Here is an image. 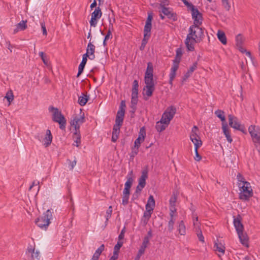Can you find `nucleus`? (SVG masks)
Masks as SVG:
<instances>
[{
  "label": "nucleus",
  "instance_id": "774afa93",
  "mask_svg": "<svg viewBox=\"0 0 260 260\" xmlns=\"http://www.w3.org/2000/svg\"><path fill=\"white\" fill-rule=\"evenodd\" d=\"M39 56L41 57L42 60H43V62L47 64V60L46 59L45 56H44V53L43 52H39Z\"/></svg>",
  "mask_w": 260,
  "mask_h": 260
},
{
  "label": "nucleus",
  "instance_id": "72a5a7b5",
  "mask_svg": "<svg viewBox=\"0 0 260 260\" xmlns=\"http://www.w3.org/2000/svg\"><path fill=\"white\" fill-rule=\"evenodd\" d=\"M167 126L164 124L163 122H161V121H159L156 122L155 128L158 132H161L164 131Z\"/></svg>",
  "mask_w": 260,
  "mask_h": 260
},
{
  "label": "nucleus",
  "instance_id": "c756f323",
  "mask_svg": "<svg viewBox=\"0 0 260 260\" xmlns=\"http://www.w3.org/2000/svg\"><path fill=\"white\" fill-rule=\"evenodd\" d=\"M144 82L146 84L145 86H152L155 87L153 76H145Z\"/></svg>",
  "mask_w": 260,
  "mask_h": 260
},
{
  "label": "nucleus",
  "instance_id": "473e14b6",
  "mask_svg": "<svg viewBox=\"0 0 260 260\" xmlns=\"http://www.w3.org/2000/svg\"><path fill=\"white\" fill-rule=\"evenodd\" d=\"M95 46L92 44L91 42L88 44L87 47L86 48V53L89 55H92L95 52Z\"/></svg>",
  "mask_w": 260,
  "mask_h": 260
},
{
  "label": "nucleus",
  "instance_id": "09e8293b",
  "mask_svg": "<svg viewBox=\"0 0 260 260\" xmlns=\"http://www.w3.org/2000/svg\"><path fill=\"white\" fill-rule=\"evenodd\" d=\"M186 6L187 7V8L191 11V13L193 12V14H194V11L195 13H198V9L196 8L191 3H189Z\"/></svg>",
  "mask_w": 260,
  "mask_h": 260
},
{
  "label": "nucleus",
  "instance_id": "20e7f679",
  "mask_svg": "<svg viewBox=\"0 0 260 260\" xmlns=\"http://www.w3.org/2000/svg\"><path fill=\"white\" fill-rule=\"evenodd\" d=\"M224 113L223 111L220 110H217L215 112V114L220 119L222 123V129L223 133L225 135L227 141L230 143H231L233 141V139L231 136L230 129L228 127V125L226 122H225V118L224 115Z\"/></svg>",
  "mask_w": 260,
  "mask_h": 260
},
{
  "label": "nucleus",
  "instance_id": "37998d69",
  "mask_svg": "<svg viewBox=\"0 0 260 260\" xmlns=\"http://www.w3.org/2000/svg\"><path fill=\"white\" fill-rule=\"evenodd\" d=\"M86 63L83 62H81L78 67V72L77 75V77L78 78L83 73L84 69Z\"/></svg>",
  "mask_w": 260,
  "mask_h": 260
},
{
  "label": "nucleus",
  "instance_id": "7ed1b4c3",
  "mask_svg": "<svg viewBox=\"0 0 260 260\" xmlns=\"http://www.w3.org/2000/svg\"><path fill=\"white\" fill-rule=\"evenodd\" d=\"M241 192L239 193L240 199L243 201H248L253 196V191L248 182H244V184L238 183Z\"/></svg>",
  "mask_w": 260,
  "mask_h": 260
},
{
  "label": "nucleus",
  "instance_id": "cd10ccee",
  "mask_svg": "<svg viewBox=\"0 0 260 260\" xmlns=\"http://www.w3.org/2000/svg\"><path fill=\"white\" fill-rule=\"evenodd\" d=\"M52 137L50 132V131L48 129L47 131L46 135L45 138V140H46L45 142L44 143V145L46 147H48L49 145H50L51 142H52Z\"/></svg>",
  "mask_w": 260,
  "mask_h": 260
},
{
  "label": "nucleus",
  "instance_id": "de8ad7c7",
  "mask_svg": "<svg viewBox=\"0 0 260 260\" xmlns=\"http://www.w3.org/2000/svg\"><path fill=\"white\" fill-rule=\"evenodd\" d=\"M112 212V206H110L106 212V221H107L109 220V219L111 217Z\"/></svg>",
  "mask_w": 260,
  "mask_h": 260
},
{
  "label": "nucleus",
  "instance_id": "39448f33",
  "mask_svg": "<svg viewBox=\"0 0 260 260\" xmlns=\"http://www.w3.org/2000/svg\"><path fill=\"white\" fill-rule=\"evenodd\" d=\"M52 212L48 209L42 216L37 218L35 221V223L41 229L46 230L49 224L50 223V220L52 218Z\"/></svg>",
  "mask_w": 260,
  "mask_h": 260
},
{
  "label": "nucleus",
  "instance_id": "79ce46f5",
  "mask_svg": "<svg viewBox=\"0 0 260 260\" xmlns=\"http://www.w3.org/2000/svg\"><path fill=\"white\" fill-rule=\"evenodd\" d=\"M138 94H132L131 105L136 106L138 101Z\"/></svg>",
  "mask_w": 260,
  "mask_h": 260
},
{
  "label": "nucleus",
  "instance_id": "a211bd4d",
  "mask_svg": "<svg viewBox=\"0 0 260 260\" xmlns=\"http://www.w3.org/2000/svg\"><path fill=\"white\" fill-rule=\"evenodd\" d=\"M81 138L80 131H75L73 134V138L75 144H74L73 145L77 147H79L81 144Z\"/></svg>",
  "mask_w": 260,
  "mask_h": 260
},
{
  "label": "nucleus",
  "instance_id": "b1692460",
  "mask_svg": "<svg viewBox=\"0 0 260 260\" xmlns=\"http://www.w3.org/2000/svg\"><path fill=\"white\" fill-rule=\"evenodd\" d=\"M217 36L219 40L223 44L225 45L227 43L226 37L225 36V33L223 31L219 30L218 31Z\"/></svg>",
  "mask_w": 260,
  "mask_h": 260
},
{
  "label": "nucleus",
  "instance_id": "3c124183",
  "mask_svg": "<svg viewBox=\"0 0 260 260\" xmlns=\"http://www.w3.org/2000/svg\"><path fill=\"white\" fill-rule=\"evenodd\" d=\"M176 201V197H175V195H174L171 198L169 201L170 207H175Z\"/></svg>",
  "mask_w": 260,
  "mask_h": 260
},
{
  "label": "nucleus",
  "instance_id": "4be33fe9",
  "mask_svg": "<svg viewBox=\"0 0 260 260\" xmlns=\"http://www.w3.org/2000/svg\"><path fill=\"white\" fill-rule=\"evenodd\" d=\"M105 246L101 245L95 251L91 260H99V258L103 251L104 250Z\"/></svg>",
  "mask_w": 260,
  "mask_h": 260
},
{
  "label": "nucleus",
  "instance_id": "393cba45",
  "mask_svg": "<svg viewBox=\"0 0 260 260\" xmlns=\"http://www.w3.org/2000/svg\"><path fill=\"white\" fill-rule=\"evenodd\" d=\"M177 231L181 235H185L186 234V228L183 220L179 222L177 227Z\"/></svg>",
  "mask_w": 260,
  "mask_h": 260
},
{
  "label": "nucleus",
  "instance_id": "f704fd0d",
  "mask_svg": "<svg viewBox=\"0 0 260 260\" xmlns=\"http://www.w3.org/2000/svg\"><path fill=\"white\" fill-rule=\"evenodd\" d=\"M139 83L137 80H135L133 83L132 94H138Z\"/></svg>",
  "mask_w": 260,
  "mask_h": 260
},
{
  "label": "nucleus",
  "instance_id": "69168bd1",
  "mask_svg": "<svg viewBox=\"0 0 260 260\" xmlns=\"http://www.w3.org/2000/svg\"><path fill=\"white\" fill-rule=\"evenodd\" d=\"M125 107H126V105H125V101H123V100L121 101L118 110H122V111H125Z\"/></svg>",
  "mask_w": 260,
  "mask_h": 260
},
{
  "label": "nucleus",
  "instance_id": "1a4fd4ad",
  "mask_svg": "<svg viewBox=\"0 0 260 260\" xmlns=\"http://www.w3.org/2000/svg\"><path fill=\"white\" fill-rule=\"evenodd\" d=\"M228 118L229 125L231 127H233L235 129L240 131L243 133H245V127L240 124L236 117L232 115H229L228 116Z\"/></svg>",
  "mask_w": 260,
  "mask_h": 260
},
{
  "label": "nucleus",
  "instance_id": "2eb2a0df",
  "mask_svg": "<svg viewBox=\"0 0 260 260\" xmlns=\"http://www.w3.org/2000/svg\"><path fill=\"white\" fill-rule=\"evenodd\" d=\"M148 178V171L147 169L143 170L140 178L139 179L138 185L144 187L146 185V180Z\"/></svg>",
  "mask_w": 260,
  "mask_h": 260
},
{
  "label": "nucleus",
  "instance_id": "338daca9",
  "mask_svg": "<svg viewBox=\"0 0 260 260\" xmlns=\"http://www.w3.org/2000/svg\"><path fill=\"white\" fill-rule=\"evenodd\" d=\"M131 110L130 111V113H131V117H134L135 115V113L137 109L136 106L131 105Z\"/></svg>",
  "mask_w": 260,
  "mask_h": 260
},
{
  "label": "nucleus",
  "instance_id": "f3484780",
  "mask_svg": "<svg viewBox=\"0 0 260 260\" xmlns=\"http://www.w3.org/2000/svg\"><path fill=\"white\" fill-rule=\"evenodd\" d=\"M27 20H22L16 25V28L14 29V34L19 31L25 30L27 28Z\"/></svg>",
  "mask_w": 260,
  "mask_h": 260
},
{
  "label": "nucleus",
  "instance_id": "052dcab7",
  "mask_svg": "<svg viewBox=\"0 0 260 260\" xmlns=\"http://www.w3.org/2000/svg\"><path fill=\"white\" fill-rule=\"evenodd\" d=\"M176 209L175 207H170V218H174V214L176 212Z\"/></svg>",
  "mask_w": 260,
  "mask_h": 260
},
{
  "label": "nucleus",
  "instance_id": "aec40b11",
  "mask_svg": "<svg viewBox=\"0 0 260 260\" xmlns=\"http://www.w3.org/2000/svg\"><path fill=\"white\" fill-rule=\"evenodd\" d=\"M146 211L144 212L143 218L142 219V221L143 222L144 225H146L151 217L152 210V209H146Z\"/></svg>",
  "mask_w": 260,
  "mask_h": 260
},
{
  "label": "nucleus",
  "instance_id": "412c9836",
  "mask_svg": "<svg viewBox=\"0 0 260 260\" xmlns=\"http://www.w3.org/2000/svg\"><path fill=\"white\" fill-rule=\"evenodd\" d=\"M155 207V200L153 197L150 195L149 197L147 203L146 205V209H152L153 211Z\"/></svg>",
  "mask_w": 260,
  "mask_h": 260
},
{
  "label": "nucleus",
  "instance_id": "bf43d9fd",
  "mask_svg": "<svg viewBox=\"0 0 260 260\" xmlns=\"http://www.w3.org/2000/svg\"><path fill=\"white\" fill-rule=\"evenodd\" d=\"M237 178L238 181L239 182V183H241L242 184H244V182H246L245 180V179L244 178V177L242 176V175L241 174H240V173H239L237 175Z\"/></svg>",
  "mask_w": 260,
  "mask_h": 260
},
{
  "label": "nucleus",
  "instance_id": "49530a36",
  "mask_svg": "<svg viewBox=\"0 0 260 260\" xmlns=\"http://www.w3.org/2000/svg\"><path fill=\"white\" fill-rule=\"evenodd\" d=\"M67 161L69 162V167L70 170H72L77 164L76 158H75V159L72 161L70 159H68Z\"/></svg>",
  "mask_w": 260,
  "mask_h": 260
},
{
  "label": "nucleus",
  "instance_id": "c03bdc74",
  "mask_svg": "<svg viewBox=\"0 0 260 260\" xmlns=\"http://www.w3.org/2000/svg\"><path fill=\"white\" fill-rule=\"evenodd\" d=\"M175 222V218H170L168 222V230L171 232L174 229V225Z\"/></svg>",
  "mask_w": 260,
  "mask_h": 260
},
{
  "label": "nucleus",
  "instance_id": "bb28decb",
  "mask_svg": "<svg viewBox=\"0 0 260 260\" xmlns=\"http://www.w3.org/2000/svg\"><path fill=\"white\" fill-rule=\"evenodd\" d=\"M89 99V96L85 94L82 93V96L79 97L78 103L80 105L83 106L87 103Z\"/></svg>",
  "mask_w": 260,
  "mask_h": 260
},
{
  "label": "nucleus",
  "instance_id": "ea45409f",
  "mask_svg": "<svg viewBox=\"0 0 260 260\" xmlns=\"http://www.w3.org/2000/svg\"><path fill=\"white\" fill-rule=\"evenodd\" d=\"M111 29H113V24L110 20L109 28L107 35L105 37V40H108L110 38H112V35Z\"/></svg>",
  "mask_w": 260,
  "mask_h": 260
},
{
  "label": "nucleus",
  "instance_id": "9d476101",
  "mask_svg": "<svg viewBox=\"0 0 260 260\" xmlns=\"http://www.w3.org/2000/svg\"><path fill=\"white\" fill-rule=\"evenodd\" d=\"M102 11L100 7H97L91 14V18L90 21V25L95 27L97 24V19L102 16Z\"/></svg>",
  "mask_w": 260,
  "mask_h": 260
},
{
  "label": "nucleus",
  "instance_id": "8fccbe9b",
  "mask_svg": "<svg viewBox=\"0 0 260 260\" xmlns=\"http://www.w3.org/2000/svg\"><path fill=\"white\" fill-rule=\"evenodd\" d=\"M149 38H145V37L144 36V38L142 40V43L140 48L141 50H143L144 49Z\"/></svg>",
  "mask_w": 260,
  "mask_h": 260
},
{
  "label": "nucleus",
  "instance_id": "0e129e2a",
  "mask_svg": "<svg viewBox=\"0 0 260 260\" xmlns=\"http://www.w3.org/2000/svg\"><path fill=\"white\" fill-rule=\"evenodd\" d=\"M124 114H125V111H122V110H118L116 117L124 118Z\"/></svg>",
  "mask_w": 260,
  "mask_h": 260
},
{
  "label": "nucleus",
  "instance_id": "f8f14e48",
  "mask_svg": "<svg viewBox=\"0 0 260 260\" xmlns=\"http://www.w3.org/2000/svg\"><path fill=\"white\" fill-rule=\"evenodd\" d=\"M26 254L30 255V260H39L41 257L40 251L36 250L34 248L28 247L26 251Z\"/></svg>",
  "mask_w": 260,
  "mask_h": 260
},
{
  "label": "nucleus",
  "instance_id": "13d9d810",
  "mask_svg": "<svg viewBox=\"0 0 260 260\" xmlns=\"http://www.w3.org/2000/svg\"><path fill=\"white\" fill-rule=\"evenodd\" d=\"M149 243V240H148L147 238H144L143 243L141 247H143L144 248H146L148 244Z\"/></svg>",
  "mask_w": 260,
  "mask_h": 260
},
{
  "label": "nucleus",
  "instance_id": "f03ea898",
  "mask_svg": "<svg viewBox=\"0 0 260 260\" xmlns=\"http://www.w3.org/2000/svg\"><path fill=\"white\" fill-rule=\"evenodd\" d=\"M49 111L52 112V120L59 124V128L63 130L66 128L67 121L64 116L57 108L52 106L49 107Z\"/></svg>",
  "mask_w": 260,
  "mask_h": 260
},
{
  "label": "nucleus",
  "instance_id": "7c9ffc66",
  "mask_svg": "<svg viewBox=\"0 0 260 260\" xmlns=\"http://www.w3.org/2000/svg\"><path fill=\"white\" fill-rule=\"evenodd\" d=\"M153 64L151 62H149L147 63V69L145 74V76H153Z\"/></svg>",
  "mask_w": 260,
  "mask_h": 260
},
{
  "label": "nucleus",
  "instance_id": "4c0bfd02",
  "mask_svg": "<svg viewBox=\"0 0 260 260\" xmlns=\"http://www.w3.org/2000/svg\"><path fill=\"white\" fill-rule=\"evenodd\" d=\"M190 140L194 144V149H199L202 145V141H201V138Z\"/></svg>",
  "mask_w": 260,
  "mask_h": 260
},
{
  "label": "nucleus",
  "instance_id": "864d4df0",
  "mask_svg": "<svg viewBox=\"0 0 260 260\" xmlns=\"http://www.w3.org/2000/svg\"><path fill=\"white\" fill-rule=\"evenodd\" d=\"M197 62H194L193 65L190 67L189 69L187 72L191 74L194 72V71L196 70V69L197 68Z\"/></svg>",
  "mask_w": 260,
  "mask_h": 260
},
{
  "label": "nucleus",
  "instance_id": "0eeeda50",
  "mask_svg": "<svg viewBox=\"0 0 260 260\" xmlns=\"http://www.w3.org/2000/svg\"><path fill=\"white\" fill-rule=\"evenodd\" d=\"M248 131L255 147H257V144L260 141V127L258 126L251 125L249 127Z\"/></svg>",
  "mask_w": 260,
  "mask_h": 260
},
{
  "label": "nucleus",
  "instance_id": "dca6fc26",
  "mask_svg": "<svg viewBox=\"0 0 260 260\" xmlns=\"http://www.w3.org/2000/svg\"><path fill=\"white\" fill-rule=\"evenodd\" d=\"M214 250L218 252L220 254H218V256H220L221 254L223 255L225 252V247L221 243L215 242L214 245Z\"/></svg>",
  "mask_w": 260,
  "mask_h": 260
},
{
  "label": "nucleus",
  "instance_id": "5701e85b",
  "mask_svg": "<svg viewBox=\"0 0 260 260\" xmlns=\"http://www.w3.org/2000/svg\"><path fill=\"white\" fill-rule=\"evenodd\" d=\"M199 131L198 127L194 125L193 126V127L191 129V133L190 135V140H193L196 139H199L200 138V136H199L198 132Z\"/></svg>",
  "mask_w": 260,
  "mask_h": 260
},
{
  "label": "nucleus",
  "instance_id": "6ab92c4d",
  "mask_svg": "<svg viewBox=\"0 0 260 260\" xmlns=\"http://www.w3.org/2000/svg\"><path fill=\"white\" fill-rule=\"evenodd\" d=\"M241 243L244 245H247L248 236L246 233H244L243 231L239 233H237Z\"/></svg>",
  "mask_w": 260,
  "mask_h": 260
},
{
  "label": "nucleus",
  "instance_id": "a18cd8bd",
  "mask_svg": "<svg viewBox=\"0 0 260 260\" xmlns=\"http://www.w3.org/2000/svg\"><path fill=\"white\" fill-rule=\"evenodd\" d=\"M222 4L226 11H229L230 10L231 5L229 3V0H222Z\"/></svg>",
  "mask_w": 260,
  "mask_h": 260
},
{
  "label": "nucleus",
  "instance_id": "a878e982",
  "mask_svg": "<svg viewBox=\"0 0 260 260\" xmlns=\"http://www.w3.org/2000/svg\"><path fill=\"white\" fill-rule=\"evenodd\" d=\"M176 112V109L173 106H171L169 107L165 112V113L167 114L168 115H169V117H171V118H173Z\"/></svg>",
  "mask_w": 260,
  "mask_h": 260
},
{
  "label": "nucleus",
  "instance_id": "c85d7f7f",
  "mask_svg": "<svg viewBox=\"0 0 260 260\" xmlns=\"http://www.w3.org/2000/svg\"><path fill=\"white\" fill-rule=\"evenodd\" d=\"M152 27V24L146 23L144 29V36L145 38H150V31Z\"/></svg>",
  "mask_w": 260,
  "mask_h": 260
},
{
  "label": "nucleus",
  "instance_id": "2f4dec72",
  "mask_svg": "<svg viewBox=\"0 0 260 260\" xmlns=\"http://www.w3.org/2000/svg\"><path fill=\"white\" fill-rule=\"evenodd\" d=\"M172 119L164 112L160 121H161V122H163L164 124L168 125Z\"/></svg>",
  "mask_w": 260,
  "mask_h": 260
},
{
  "label": "nucleus",
  "instance_id": "e433bc0d",
  "mask_svg": "<svg viewBox=\"0 0 260 260\" xmlns=\"http://www.w3.org/2000/svg\"><path fill=\"white\" fill-rule=\"evenodd\" d=\"M5 98L7 99V101L9 102V105H10L11 102L14 100V95L12 90H10L7 92L5 96Z\"/></svg>",
  "mask_w": 260,
  "mask_h": 260
},
{
  "label": "nucleus",
  "instance_id": "423d86ee",
  "mask_svg": "<svg viewBox=\"0 0 260 260\" xmlns=\"http://www.w3.org/2000/svg\"><path fill=\"white\" fill-rule=\"evenodd\" d=\"M85 122V117L84 113L80 110L79 115H76L73 117L71 121V125L74 127L75 131H80V125Z\"/></svg>",
  "mask_w": 260,
  "mask_h": 260
},
{
  "label": "nucleus",
  "instance_id": "5fc2aeb1",
  "mask_svg": "<svg viewBox=\"0 0 260 260\" xmlns=\"http://www.w3.org/2000/svg\"><path fill=\"white\" fill-rule=\"evenodd\" d=\"M144 141H142L141 139H140V137H138L137 139H136L134 142V146L135 147L139 148L140 144L142 142H143Z\"/></svg>",
  "mask_w": 260,
  "mask_h": 260
},
{
  "label": "nucleus",
  "instance_id": "a19ab883",
  "mask_svg": "<svg viewBox=\"0 0 260 260\" xmlns=\"http://www.w3.org/2000/svg\"><path fill=\"white\" fill-rule=\"evenodd\" d=\"M146 136V131L144 127H142L140 128L139 132L138 137H140V139L142 141H144Z\"/></svg>",
  "mask_w": 260,
  "mask_h": 260
},
{
  "label": "nucleus",
  "instance_id": "e2e57ef3",
  "mask_svg": "<svg viewBox=\"0 0 260 260\" xmlns=\"http://www.w3.org/2000/svg\"><path fill=\"white\" fill-rule=\"evenodd\" d=\"M129 200V196H123L122 197V204L123 205H126L128 204Z\"/></svg>",
  "mask_w": 260,
  "mask_h": 260
},
{
  "label": "nucleus",
  "instance_id": "4d7b16f0",
  "mask_svg": "<svg viewBox=\"0 0 260 260\" xmlns=\"http://www.w3.org/2000/svg\"><path fill=\"white\" fill-rule=\"evenodd\" d=\"M125 233V227H124L123 229L121 230L120 234L118 236V240L121 241L123 239L124 237V234Z\"/></svg>",
  "mask_w": 260,
  "mask_h": 260
},
{
  "label": "nucleus",
  "instance_id": "ddd939ff",
  "mask_svg": "<svg viewBox=\"0 0 260 260\" xmlns=\"http://www.w3.org/2000/svg\"><path fill=\"white\" fill-rule=\"evenodd\" d=\"M155 90V87L152 86H145L143 88V94L144 99L145 101L148 100L149 98L151 96L153 91Z\"/></svg>",
  "mask_w": 260,
  "mask_h": 260
},
{
  "label": "nucleus",
  "instance_id": "603ef678",
  "mask_svg": "<svg viewBox=\"0 0 260 260\" xmlns=\"http://www.w3.org/2000/svg\"><path fill=\"white\" fill-rule=\"evenodd\" d=\"M175 76H176V72H173V71H171L170 74L169 75V77H170L169 83L170 84H171V85L172 84L173 81L174 79L175 78Z\"/></svg>",
  "mask_w": 260,
  "mask_h": 260
},
{
  "label": "nucleus",
  "instance_id": "4468645a",
  "mask_svg": "<svg viewBox=\"0 0 260 260\" xmlns=\"http://www.w3.org/2000/svg\"><path fill=\"white\" fill-rule=\"evenodd\" d=\"M198 13H195L193 14V12L191 13L192 19L194 20L193 25H201L202 23L203 17L202 14L198 10Z\"/></svg>",
  "mask_w": 260,
  "mask_h": 260
},
{
  "label": "nucleus",
  "instance_id": "f257e3e1",
  "mask_svg": "<svg viewBox=\"0 0 260 260\" xmlns=\"http://www.w3.org/2000/svg\"><path fill=\"white\" fill-rule=\"evenodd\" d=\"M199 25H192L189 28L185 43L189 51L194 50V44L200 43L204 38L203 29Z\"/></svg>",
  "mask_w": 260,
  "mask_h": 260
},
{
  "label": "nucleus",
  "instance_id": "58836bf2",
  "mask_svg": "<svg viewBox=\"0 0 260 260\" xmlns=\"http://www.w3.org/2000/svg\"><path fill=\"white\" fill-rule=\"evenodd\" d=\"M123 245V242L121 241H119L117 242V244L115 245L114 247V251L113 253L115 254L119 253V249L122 247Z\"/></svg>",
  "mask_w": 260,
  "mask_h": 260
},
{
  "label": "nucleus",
  "instance_id": "680f3d73",
  "mask_svg": "<svg viewBox=\"0 0 260 260\" xmlns=\"http://www.w3.org/2000/svg\"><path fill=\"white\" fill-rule=\"evenodd\" d=\"M236 42L237 45H240L242 43V36L239 34L236 37Z\"/></svg>",
  "mask_w": 260,
  "mask_h": 260
},
{
  "label": "nucleus",
  "instance_id": "c9c22d12",
  "mask_svg": "<svg viewBox=\"0 0 260 260\" xmlns=\"http://www.w3.org/2000/svg\"><path fill=\"white\" fill-rule=\"evenodd\" d=\"M126 178H127V180H126V182L125 183V184H124L125 187L124 188H127L130 189L132 185L134 179L131 176H129V175H128L127 176Z\"/></svg>",
  "mask_w": 260,
  "mask_h": 260
},
{
  "label": "nucleus",
  "instance_id": "9b49d317",
  "mask_svg": "<svg viewBox=\"0 0 260 260\" xmlns=\"http://www.w3.org/2000/svg\"><path fill=\"white\" fill-rule=\"evenodd\" d=\"M242 217L238 214L237 216H234V225L237 231V233L242 232L244 230L243 225L242 223Z\"/></svg>",
  "mask_w": 260,
  "mask_h": 260
},
{
  "label": "nucleus",
  "instance_id": "6e6552de",
  "mask_svg": "<svg viewBox=\"0 0 260 260\" xmlns=\"http://www.w3.org/2000/svg\"><path fill=\"white\" fill-rule=\"evenodd\" d=\"M166 5H168V4H165V2H161L159 4V8L161 9L160 12L173 21H176L177 18L176 13H174L170 8H166Z\"/></svg>",
  "mask_w": 260,
  "mask_h": 260
},
{
  "label": "nucleus",
  "instance_id": "6e6d98bb",
  "mask_svg": "<svg viewBox=\"0 0 260 260\" xmlns=\"http://www.w3.org/2000/svg\"><path fill=\"white\" fill-rule=\"evenodd\" d=\"M194 151L195 156L194 157V158L196 161H199L201 160L202 157L198 152V149H194Z\"/></svg>",
  "mask_w": 260,
  "mask_h": 260
}]
</instances>
